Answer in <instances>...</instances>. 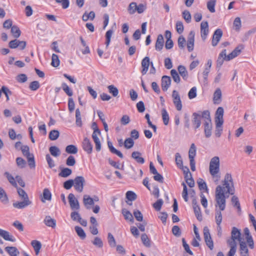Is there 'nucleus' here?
I'll return each mask as SVG.
<instances>
[{"label":"nucleus","mask_w":256,"mask_h":256,"mask_svg":"<svg viewBox=\"0 0 256 256\" xmlns=\"http://www.w3.org/2000/svg\"><path fill=\"white\" fill-rule=\"evenodd\" d=\"M233 187L232 178L231 174L227 173L225 175L224 181V185L225 187L221 186H218L216 189V206L218 207L220 210H224L226 206V196L224 194L225 188L227 190L226 194H233L234 191L230 188V185Z\"/></svg>","instance_id":"f257e3e1"},{"label":"nucleus","mask_w":256,"mask_h":256,"mask_svg":"<svg viewBox=\"0 0 256 256\" xmlns=\"http://www.w3.org/2000/svg\"><path fill=\"white\" fill-rule=\"evenodd\" d=\"M16 188L18 196L22 201L14 202L13 206L18 209H22L30 205L32 202L30 200L26 192L20 188L17 187Z\"/></svg>","instance_id":"f03ea898"},{"label":"nucleus","mask_w":256,"mask_h":256,"mask_svg":"<svg viewBox=\"0 0 256 256\" xmlns=\"http://www.w3.org/2000/svg\"><path fill=\"white\" fill-rule=\"evenodd\" d=\"M220 158L218 156L212 158L210 162V173L214 178V181L218 184L220 176L218 174L220 172Z\"/></svg>","instance_id":"7ed1b4c3"},{"label":"nucleus","mask_w":256,"mask_h":256,"mask_svg":"<svg viewBox=\"0 0 256 256\" xmlns=\"http://www.w3.org/2000/svg\"><path fill=\"white\" fill-rule=\"evenodd\" d=\"M196 146L194 144H192L188 150V158L190 159V164L192 171L196 170V162L194 158L196 156Z\"/></svg>","instance_id":"20e7f679"},{"label":"nucleus","mask_w":256,"mask_h":256,"mask_svg":"<svg viewBox=\"0 0 256 256\" xmlns=\"http://www.w3.org/2000/svg\"><path fill=\"white\" fill-rule=\"evenodd\" d=\"M236 240L239 242L240 244L242 242L241 238V232L240 230L236 227H233L231 232V236L227 240V242L236 244Z\"/></svg>","instance_id":"39448f33"},{"label":"nucleus","mask_w":256,"mask_h":256,"mask_svg":"<svg viewBox=\"0 0 256 256\" xmlns=\"http://www.w3.org/2000/svg\"><path fill=\"white\" fill-rule=\"evenodd\" d=\"M203 232L204 238L206 245L210 250H212L214 248V242L208 226H206L204 228Z\"/></svg>","instance_id":"423d86ee"},{"label":"nucleus","mask_w":256,"mask_h":256,"mask_svg":"<svg viewBox=\"0 0 256 256\" xmlns=\"http://www.w3.org/2000/svg\"><path fill=\"white\" fill-rule=\"evenodd\" d=\"M73 180L74 189L78 192H82L86 182L84 178L82 176H78Z\"/></svg>","instance_id":"0eeeda50"},{"label":"nucleus","mask_w":256,"mask_h":256,"mask_svg":"<svg viewBox=\"0 0 256 256\" xmlns=\"http://www.w3.org/2000/svg\"><path fill=\"white\" fill-rule=\"evenodd\" d=\"M172 97L173 98V102L175 105L176 110L178 111L181 110L182 108V104L180 100V94L176 90L172 92Z\"/></svg>","instance_id":"6e6552de"},{"label":"nucleus","mask_w":256,"mask_h":256,"mask_svg":"<svg viewBox=\"0 0 256 256\" xmlns=\"http://www.w3.org/2000/svg\"><path fill=\"white\" fill-rule=\"evenodd\" d=\"M68 199L70 206L72 210H78L80 208L78 201L73 194L70 193L68 194Z\"/></svg>","instance_id":"1a4fd4ad"},{"label":"nucleus","mask_w":256,"mask_h":256,"mask_svg":"<svg viewBox=\"0 0 256 256\" xmlns=\"http://www.w3.org/2000/svg\"><path fill=\"white\" fill-rule=\"evenodd\" d=\"M222 36V31L221 29H216L213 34L212 44L214 46H216L220 41Z\"/></svg>","instance_id":"9d476101"},{"label":"nucleus","mask_w":256,"mask_h":256,"mask_svg":"<svg viewBox=\"0 0 256 256\" xmlns=\"http://www.w3.org/2000/svg\"><path fill=\"white\" fill-rule=\"evenodd\" d=\"M208 24L207 21H203L200 24V34L202 39L204 40L208 34Z\"/></svg>","instance_id":"9b49d317"},{"label":"nucleus","mask_w":256,"mask_h":256,"mask_svg":"<svg viewBox=\"0 0 256 256\" xmlns=\"http://www.w3.org/2000/svg\"><path fill=\"white\" fill-rule=\"evenodd\" d=\"M243 48L242 45L238 46L231 53L227 56L226 60H230L238 56L240 54Z\"/></svg>","instance_id":"f8f14e48"},{"label":"nucleus","mask_w":256,"mask_h":256,"mask_svg":"<svg viewBox=\"0 0 256 256\" xmlns=\"http://www.w3.org/2000/svg\"><path fill=\"white\" fill-rule=\"evenodd\" d=\"M192 123L194 126V129H197L200 128L201 124V114L200 112V114L194 112L192 115Z\"/></svg>","instance_id":"ddd939ff"},{"label":"nucleus","mask_w":256,"mask_h":256,"mask_svg":"<svg viewBox=\"0 0 256 256\" xmlns=\"http://www.w3.org/2000/svg\"><path fill=\"white\" fill-rule=\"evenodd\" d=\"M82 144V148L85 152H86L88 154H90L92 152L93 148L92 144L88 138H84Z\"/></svg>","instance_id":"4468645a"},{"label":"nucleus","mask_w":256,"mask_h":256,"mask_svg":"<svg viewBox=\"0 0 256 256\" xmlns=\"http://www.w3.org/2000/svg\"><path fill=\"white\" fill-rule=\"evenodd\" d=\"M171 84V78L170 76H164L162 78V88L163 91H166Z\"/></svg>","instance_id":"2eb2a0df"},{"label":"nucleus","mask_w":256,"mask_h":256,"mask_svg":"<svg viewBox=\"0 0 256 256\" xmlns=\"http://www.w3.org/2000/svg\"><path fill=\"white\" fill-rule=\"evenodd\" d=\"M204 132L205 134V136L207 138H210L212 136V122H204Z\"/></svg>","instance_id":"dca6fc26"},{"label":"nucleus","mask_w":256,"mask_h":256,"mask_svg":"<svg viewBox=\"0 0 256 256\" xmlns=\"http://www.w3.org/2000/svg\"><path fill=\"white\" fill-rule=\"evenodd\" d=\"M150 64V60L148 57L146 56L142 59V70L141 72L142 75L146 74Z\"/></svg>","instance_id":"f3484780"},{"label":"nucleus","mask_w":256,"mask_h":256,"mask_svg":"<svg viewBox=\"0 0 256 256\" xmlns=\"http://www.w3.org/2000/svg\"><path fill=\"white\" fill-rule=\"evenodd\" d=\"M224 108L222 107H218L216 112L215 122H220L224 123Z\"/></svg>","instance_id":"a211bd4d"},{"label":"nucleus","mask_w":256,"mask_h":256,"mask_svg":"<svg viewBox=\"0 0 256 256\" xmlns=\"http://www.w3.org/2000/svg\"><path fill=\"white\" fill-rule=\"evenodd\" d=\"M131 156L138 164H143L144 163V159L142 157V154L139 152H132Z\"/></svg>","instance_id":"6ab92c4d"},{"label":"nucleus","mask_w":256,"mask_h":256,"mask_svg":"<svg viewBox=\"0 0 256 256\" xmlns=\"http://www.w3.org/2000/svg\"><path fill=\"white\" fill-rule=\"evenodd\" d=\"M83 202L86 209H90L91 206L94 204L93 198L88 195H84Z\"/></svg>","instance_id":"aec40b11"},{"label":"nucleus","mask_w":256,"mask_h":256,"mask_svg":"<svg viewBox=\"0 0 256 256\" xmlns=\"http://www.w3.org/2000/svg\"><path fill=\"white\" fill-rule=\"evenodd\" d=\"M226 56H227L226 50H222V52L219 54V56L216 61L217 67L220 68L222 66L224 62V60H226Z\"/></svg>","instance_id":"412c9836"},{"label":"nucleus","mask_w":256,"mask_h":256,"mask_svg":"<svg viewBox=\"0 0 256 256\" xmlns=\"http://www.w3.org/2000/svg\"><path fill=\"white\" fill-rule=\"evenodd\" d=\"M240 256H249L248 250L246 242H240Z\"/></svg>","instance_id":"4be33fe9"},{"label":"nucleus","mask_w":256,"mask_h":256,"mask_svg":"<svg viewBox=\"0 0 256 256\" xmlns=\"http://www.w3.org/2000/svg\"><path fill=\"white\" fill-rule=\"evenodd\" d=\"M164 39L163 36L161 34H158L156 42V50L159 51L164 46Z\"/></svg>","instance_id":"5701e85b"},{"label":"nucleus","mask_w":256,"mask_h":256,"mask_svg":"<svg viewBox=\"0 0 256 256\" xmlns=\"http://www.w3.org/2000/svg\"><path fill=\"white\" fill-rule=\"evenodd\" d=\"M10 256H18L20 252L15 246H6L4 248Z\"/></svg>","instance_id":"b1692460"},{"label":"nucleus","mask_w":256,"mask_h":256,"mask_svg":"<svg viewBox=\"0 0 256 256\" xmlns=\"http://www.w3.org/2000/svg\"><path fill=\"white\" fill-rule=\"evenodd\" d=\"M44 222L46 226L52 228H54L56 226V220L50 216H46Z\"/></svg>","instance_id":"393cba45"},{"label":"nucleus","mask_w":256,"mask_h":256,"mask_svg":"<svg viewBox=\"0 0 256 256\" xmlns=\"http://www.w3.org/2000/svg\"><path fill=\"white\" fill-rule=\"evenodd\" d=\"M0 236L6 240L10 242H14L15 239L13 236L10 234L9 232L0 228Z\"/></svg>","instance_id":"a878e982"},{"label":"nucleus","mask_w":256,"mask_h":256,"mask_svg":"<svg viewBox=\"0 0 256 256\" xmlns=\"http://www.w3.org/2000/svg\"><path fill=\"white\" fill-rule=\"evenodd\" d=\"M222 92L220 88H217L214 92L213 100L215 104H219L221 102Z\"/></svg>","instance_id":"bb28decb"},{"label":"nucleus","mask_w":256,"mask_h":256,"mask_svg":"<svg viewBox=\"0 0 256 256\" xmlns=\"http://www.w3.org/2000/svg\"><path fill=\"white\" fill-rule=\"evenodd\" d=\"M108 146L109 148V150L110 152L114 154H116L118 156H119L120 158H124V156L122 154L119 150L116 149L112 146V144L110 142H108Z\"/></svg>","instance_id":"cd10ccee"},{"label":"nucleus","mask_w":256,"mask_h":256,"mask_svg":"<svg viewBox=\"0 0 256 256\" xmlns=\"http://www.w3.org/2000/svg\"><path fill=\"white\" fill-rule=\"evenodd\" d=\"M108 146L109 148V150L110 152L114 154H116L118 156H119L120 158H124V156L122 154L119 150L116 149L112 146V144L110 142H108Z\"/></svg>","instance_id":"c85d7f7f"},{"label":"nucleus","mask_w":256,"mask_h":256,"mask_svg":"<svg viewBox=\"0 0 256 256\" xmlns=\"http://www.w3.org/2000/svg\"><path fill=\"white\" fill-rule=\"evenodd\" d=\"M108 146L109 148V150L110 152L114 154H116L118 156H119L120 158H124V156L122 154L119 150L116 149L112 146V144L110 142H108Z\"/></svg>","instance_id":"c756f323"},{"label":"nucleus","mask_w":256,"mask_h":256,"mask_svg":"<svg viewBox=\"0 0 256 256\" xmlns=\"http://www.w3.org/2000/svg\"><path fill=\"white\" fill-rule=\"evenodd\" d=\"M31 244L34 248L36 254L38 255L42 248L41 243L38 240H33L31 242Z\"/></svg>","instance_id":"7c9ffc66"},{"label":"nucleus","mask_w":256,"mask_h":256,"mask_svg":"<svg viewBox=\"0 0 256 256\" xmlns=\"http://www.w3.org/2000/svg\"><path fill=\"white\" fill-rule=\"evenodd\" d=\"M178 71L182 78L186 80L188 78V72L186 68L183 66L180 65L178 67Z\"/></svg>","instance_id":"2f4dec72"},{"label":"nucleus","mask_w":256,"mask_h":256,"mask_svg":"<svg viewBox=\"0 0 256 256\" xmlns=\"http://www.w3.org/2000/svg\"><path fill=\"white\" fill-rule=\"evenodd\" d=\"M94 18H95L94 12V11H91L88 14L86 12H85L82 16V20L84 22H86L88 20H94Z\"/></svg>","instance_id":"473e14b6"},{"label":"nucleus","mask_w":256,"mask_h":256,"mask_svg":"<svg viewBox=\"0 0 256 256\" xmlns=\"http://www.w3.org/2000/svg\"><path fill=\"white\" fill-rule=\"evenodd\" d=\"M74 230L76 234L80 239L84 240L86 238V234L84 230L81 227L79 226H76L74 227Z\"/></svg>","instance_id":"72a5a7b5"},{"label":"nucleus","mask_w":256,"mask_h":256,"mask_svg":"<svg viewBox=\"0 0 256 256\" xmlns=\"http://www.w3.org/2000/svg\"><path fill=\"white\" fill-rule=\"evenodd\" d=\"M216 123V130L215 135L216 137H220L222 132V124L223 123L220 122H215Z\"/></svg>","instance_id":"f704fd0d"},{"label":"nucleus","mask_w":256,"mask_h":256,"mask_svg":"<svg viewBox=\"0 0 256 256\" xmlns=\"http://www.w3.org/2000/svg\"><path fill=\"white\" fill-rule=\"evenodd\" d=\"M228 246L230 247V250L228 254V256H234L236 250L237 244H232L227 242Z\"/></svg>","instance_id":"c9c22d12"},{"label":"nucleus","mask_w":256,"mask_h":256,"mask_svg":"<svg viewBox=\"0 0 256 256\" xmlns=\"http://www.w3.org/2000/svg\"><path fill=\"white\" fill-rule=\"evenodd\" d=\"M0 200L4 204L8 202V200L4 190L0 187Z\"/></svg>","instance_id":"e433bc0d"},{"label":"nucleus","mask_w":256,"mask_h":256,"mask_svg":"<svg viewBox=\"0 0 256 256\" xmlns=\"http://www.w3.org/2000/svg\"><path fill=\"white\" fill-rule=\"evenodd\" d=\"M72 173V170L68 168H62L60 172L58 174L62 178H66L70 176Z\"/></svg>","instance_id":"4c0bfd02"},{"label":"nucleus","mask_w":256,"mask_h":256,"mask_svg":"<svg viewBox=\"0 0 256 256\" xmlns=\"http://www.w3.org/2000/svg\"><path fill=\"white\" fill-rule=\"evenodd\" d=\"M66 152L69 154H76L78 152V150L76 146L70 144L66 148Z\"/></svg>","instance_id":"58836bf2"},{"label":"nucleus","mask_w":256,"mask_h":256,"mask_svg":"<svg viewBox=\"0 0 256 256\" xmlns=\"http://www.w3.org/2000/svg\"><path fill=\"white\" fill-rule=\"evenodd\" d=\"M137 4L136 2H132L128 7V12L130 14H133L136 12Z\"/></svg>","instance_id":"ea45409f"},{"label":"nucleus","mask_w":256,"mask_h":256,"mask_svg":"<svg viewBox=\"0 0 256 256\" xmlns=\"http://www.w3.org/2000/svg\"><path fill=\"white\" fill-rule=\"evenodd\" d=\"M212 60L210 59L208 60L207 63H206V68L205 70L203 72L204 78L205 80L207 79L208 73L210 72V70L212 66Z\"/></svg>","instance_id":"a19ab883"},{"label":"nucleus","mask_w":256,"mask_h":256,"mask_svg":"<svg viewBox=\"0 0 256 256\" xmlns=\"http://www.w3.org/2000/svg\"><path fill=\"white\" fill-rule=\"evenodd\" d=\"M197 183L198 184V186L199 189L200 190H205L206 192H208V188L206 186V182L202 178H198Z\"/></svg>","instance_id":"79ce46f5"},{"label":"nucleus","mask_w":256,"mask_h":256,"mask_svg":"<svg viewBox=\"0 0 256 256\" xmlns=\"http://www.w3.org/2000/svg\"><path fill=\"white\" fill-rule=\"evenodd\" d=\"M49 151L50 154L54 157H57L60 154V149L56 146H50L49 148Z\"/></svg>","instance_id":"37998d69"},{"label":"nucleus","mask_w":256,"mask_h":256,"mask_svg":"<svg viewBox=\"0 0 256 256\" xmlns=\"http://www.w3.org/2000/svg\"><path fill=\"white\" fill-rule=\"evenodd\" d=\"M215 212V220L216 224L219 226L222 221V214L220 210L216 209Z\"/></svg>","instance_id":"c03bdc74"},{"label":"nucleus","mask_w":256,"mask_h":256,"mask_svg":"<svg viewBox=\"0 0 256 256\" xmlns=\"http://www.w3.org/2000/svg\"><path fill=\"white\" fill-rule=\"evenodd\" d=\"M216 4V0H210L207 2V8L210 12H215V6Z\"/></svg>","instance_id":"a18cd8bd"},{"label":"nucleus","mask_w":256,"mask_h":256,"mask_svg":"<svg viewBox=\"0 0 256 256\" xmlns=\"http://www.w3.org/2000/svg\"><path fill=\"white\" fill-rule=\"evenodd\" d=\"M76 124L78 126H82V121L81 118V114L80 110L78 108H77L76 110Z\"/></svg>","instance_id":"49530a36"},{"label":"nucleus","mask_w":256,"mask_h":256,"mask_svg":"<svg viewBox=\"0 0 256 256\" xmlns=\"http://www.w3.org/2000/svg\"><path fill=\"white\" fill-rule=\"evenodd\" d=\"M11 32L15 38H18L21 34L20 28L16 26H13L12 27Z\"/></svg>","instance_id":"de8ad7c7"},{"label":"nucleus","mask_w":256,"mask_h":256,"mask_svg":"<svg viewBox=\"0 0 256 256\" xmlns=\"http://www.w3.org/2000/svg\"><path fill=\"white\" fill-rule=\"evenodd\" d=\"M201 118L204 120V122H211V118L210 116V112L208 110H204L202 112Z\"/></svg>","instance_id":"09e8293b"},{"label":"nucleus","mask_w":256,"mask_h":256,"mask_svg":"<svg viewBox=\"0 0 256 256\" xmlns=\"http://www.w3.org/2000/svg\"><path fill=\"white\" fill-rule=\"evenodd\" d=\"M122 213L126 220H129L132 222H134L133 216L130 211L126 209L122 210Z\"/></svg>","instance_id":"8fccbe9b"},{"label":"nucleus","mask_w":256,"mask_h":256,"mask_svg":"<svg viewBox=\"0 0 256 256\" xmlns=\"http://www.w3.org/2000/svg\"><path fill=\"white\" fill-rule=\"evenodd\" d=\"M60 136V132L57 130H52L49 134V138L52 140H56Z\"/></svg>","instance_id":"3c124183"},{"label":"nucleus","mask_w":256,"mask_h":256,"mask_svg":"<svg viewBox=\"0 0 256 256\" xmlns=\"http://www.w3.org/2000/svg\"><path fill=\"white\" fill-rule=\"evenodd\" d=\"M51 64L54 67H58L60 65V60L57 54H52Z\"/></svg>","instance_id":"603ef678"},{"label":"nucleus","mask_w":256,"mask_h":256,"mask_svg":"<svg viewBox=\"0 0 256 256\" xmlns=\"http://www.w3.org/2000/svg\"><path fill=\"white\" fill-rule=\"evenodd\" d=\"M134 145V141L132 138H127L124 142V146L127 149L132 148Z\"/></svg>","instance_id":"864d4df0"},{"label":"nucleus","mask_w":256,"mask_h":256,"mask_svg":"<svg viewBox=\"0 0 256 256\" xmlns=\"http://www.w3.org/2000/svg\"><path fill=\"white\" fill-rule=\"evenodd\" d=\"M108 92L112 94V95L116 97L118 94V89L114 85H110L108 86Z\"/></svg>","instance_id":"5fc2aeb1"},{"label":"nucleus","mask_w":256,"mask_h":256,"mask_svg":"<svg viewBox=\"0 0 256 256\" xmlns=\"http://www.w3.org/2000/svg\"><path fill=\"white\" fill-rule=\"evenodd\" d=\"M171 76L174 80L176 82L179 83L180 81V77L178 74V72L176 70H172L170 71Z\"/></svg>","instance_id":"6e6d98bb"},{"label":"nucleus","mask_w":256,"mask_h":256,"mask_svg":"<svg viewBox=\"0 0 256 256\" xmlns=\"http://www.w3.org/2000/svg\"><path fill=\"white\" fill-rule=\"evenodd\" d=\"M142 241L143 244L146 247H150V240L146 234H143L141 236Z\"/></svg>","instance_id":"4d7b16f0"},{"label":"nucleus","mask_w":256,"mask_h":256,"mask_svg":"<svg viewBox=\"0 0 256 256\" xmlns=\"http://www.w3.org/2000/svg\"><path fill=\"white\" fill-rule=\"evenodd\" d=\"M108 242L110 247L114 248L116 246V240L111 233H108Z\"/></svg>","instance_id":"13d9d810"},{"label":"nucleus","mask_w":256,"mask_h":256,"mask_svg":"<svg viewBox=\"0 0 256 256\" xmlns=\"http://www.w3.org/2000/svg\"><path fill=\"white\" fill-rule=\"evenodd\" d=\"M175 161L178 167L181 168L183 166L182 158L178 152H176L175 154Z\"/></svg>","instance_id":"bf43d9fd"},{"label":"nucleus","mask_w":256,"mask_h":256,"mask_svg":"<svg viewBox=\"0 0 256 256\" xmlns=\"http://www.w3.org/2000/svg\"><path fill=\"white\" fill-rule=\"evenodd\" d=\"M4 175L6 176L9 182L15 188L18 187L16 182L14 178L8 172H5Z\"/></svg>","instance_id":"052dcab7"},{"label":"nucleus","mask_w":256,"mask_h":256,"mask_svg":"<svg viewBox=\"0 0 256 256\" xmlns=\"http://www.w3.org/2000/svg\"><path fill=\"white\" fill-rule=\"evenodd\" d=\"M62 87L64 91L70 96L73 94L72 90L69 88V86L66 84L62 83Z\"/></svg>","instance_id":"680f3d73"},{"label":"nucleus","mask_w":256,"mask_h":256,"mask_svg":"<svg viewBox=\"0 0 256 256\" xmlns=\"http://www.w3.org/2000/svg\"><path fill=\"white\" fill-rule=\"evenodd\" d=\"M92 243L96 246L101 248L103 246V242L102 240L99 237H95Z\"/></svg>","instance_id":"e2e57ef3"},{"label":"nucleus","mask_w":256,"mask_h":256,"mask_svg":"<svg viewBox=\"0 0 256 256\" xmlns=\"http://www.w3.org/2000/svg\"><path fill=\"white\" fill-rule=\"evenodd\" d=\"M162 118L164 125H168L169 122V116L165 109L162 110Z\"/></svg>","instance_id":"0e129e2a"},{"label":"nucleus","mask_w":256,"mask_h":256,"mask_svg":"<svg viewBox=\"0 0 256 256\" xmlns=\"http://www.w3.org/2000/svg\"><path fill=\"white\" fill-rule=\"evenodd\" d=\"M182 17L187 23L191 22L192 16L190 12L186 10H184L182 13Z\"/></svg>","instance_id":"69168bd1"},{"label":"nucleus","mask_w":256,"mask_h":256,"mask_svg":"<svg viewBox=\"0 0 256 256\" xmlns=\"http://www.w3.org/2000/svg\"><path fill=\"white\" fill-rule=\"evenodd\" d=\"M126 198L128 200L132 202L136 198V195L132 191H128L126 193Z\"/></svg>","instance_id":"338daca9"},{"label":"nucleus","mask_w":256,"mask_h":256,"mask_svg":"<svg viewBox=\"0 0 256 256\" xmlns=\"http://www.w3.org/2000/svg\"><path fill=\"white\" fill-rule=\"evenodd\" d=\"M43 198L45 200H50L52 199V194L48 188H44L43 190Z\"/></svg>","instance_id":"774afa93"}]
</instances>
